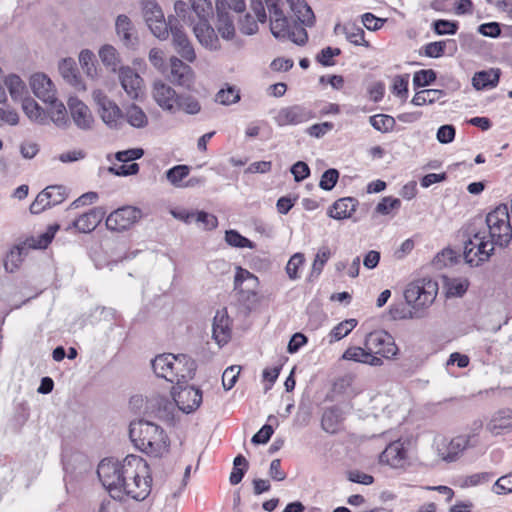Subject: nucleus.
Listing matches in <instances>:
<instances>
[{
    "instance_id": "0e129e2a",
    "label": "nucleus",
    "mask_w": 512,
    "mask_h": 512,
    "mask_svg": "<svg viewBox=\"0 0 512 512\" xmlns=\"http://www.w3.org/2000/svg\"><path fill=\"white\" fill-rule=\"evenodd\" d=\"M47 193L42 190L35 200L30 205V211L32 214H39L45 209L52 207L50 200L48 199Z\"/></svg>"
},
{
    "instance_id": "5fc2aeb1",
    "label": "nucleus",
    "mask_w": 512,
    "mask_h": 512,
    "mask_svg": "<svg viewBox=\"0 0 512 512\" xmlns=\"http://www.w3.org/2000/svg\"><path fill=\"white\" fill-rule=\"evenodd\" d=\"M305 257L302 253H295L286 265V273L291 280L300 278L299 269L304 265Z\"/></svg>"
},
{
    "instance_id": "a878e982",
    "label": "nucleus",
    "mask_w": 512,
    "mask_h": 512,
    "mask_svg": "<svg viewBox=\"0 0 512 512\" xmlns=\"http://www.w3.org/2000/svg\"><path fill=\"white\" fill-rule=\"evenodd\" d=\"M68 107L71 117L78 128L83 130L91 128L93 117L87 105L76 97H70Z\"/></svg>"
},
{
    "instance_id": "8fccbe9b",
    "label": "nucleus",
    "mask_w": 512,
    "mask_h": 512,
    "mask_svg": "<svg viewBox=\"0 0 512 512\" xmlns=\"http://www.w3.org/2000/svg\"><path fill=\"white\" fill-rule=\"evenodd\" d=\"M225 241L231 247L254 249L255 244L236 230L225 232Z\"/></svg>"
},
{
    "instance_id": "603ef678",
    "label": "nucleus",
    "mask_w": 512,
    "mask_h": 512,
    "mask_svg": "<svg viewBox=\"0 0 512 512\" xmlns=\"http://www.w3.org/2000/svg\"><path fill=\"white\" fill-rule=\"evenodd\" d=\"M330 256H331V251L328 247L324 246L318 250V252L315 256V259L313 261V264H312L310 277L317 278L321 274V272H322L325 264L329 260Z\"/></svg>"
},
{
    "instance_id": "b1692460",
    "label": "nucleus",
    "mask_w": 512,
    "mask_h": 512,
    "mask_svg": "<svg viewBox=\"0 0 512 512\" xmlns=\"http://www.w3.org/2000/svg\"><path fill=\"white\" fill-rule=\"evenodd\" d=\"M33 93L44 103L56 98V89L51 79L44 73H35L30 77Z\"/></svg>"
},
{
    "instance_id": "f3484780",
    "label": "nucleus",
    "mask_w": 512,
    "mask_h": 512,
    "mask_svg": "<svg viewBox=\"0 0 512 512\" xmlns=\"http://www.w3.org/2000/svg\"><path fill=\"white\" fill-rule=\"evenodd\" d=\"M152 98L164 111L176 112V101L178 94L174 88L163 80H155L152 84Z\"/></svg>"
},
{
    "instance_id": "1a4fd4ad",
    "label": "nucleus",
    "mask_w": 512,
    "mask_h": 512,
    "mask_svg": "<svg viewBox=\"0 0 512 512\" xmlns=\"http://www.w3.org/2000/svg\"><path fill=\"white\" fill-rule=\"evenodd\" d=\"M495 245L479 228H470L468 239L464 243V259L470 265L477 267L487 261L494 253Z\"/></svg>"
},
{
    "instance_id": "72a5a7b5",
    "label": "nucleus",
    "mask_w": 512,
    "mask_h": 512,
    "mask_svg": "<svg viewBox=\"0 0 512 512\" xmlns=\"http://www.w3.org/2000/svg\"><path fill=\"white\" fill-rule=\"evenodd\" d=\"M191 168L185 164H179L168 169L164 177L166 181L176 189H185V181L190 174Z\"/></svg>"
},
{
    "instance_id": "c9c22d12",
    "label": "nucleus",
    "mask_w": 512,
    "mask_h": 512,
    "mask_svg": "<svg viewBox=\"0 0 512 512\" xmlns=\"http://www.w3.org/2000/svg\"><path fill=\"white\" fill-rule=\"evenodd\" d=\"M498 69L477 72L472 78V85L477 90L494 88L499 82Z\"/></svg>"
},
{
    "instance_id": "052dcab7",
    "label": "nucleus",
    "mask_w": 512,
    "mask_h": 512,
    "mask_svg": "<svg viewBox=\"0 0 512 512\" xmlns=\"http://www.w3.org/2000/svg\"><path fill=\"white\" fill-rule=\"evenodd\" d=\"M52 206L62 203L66 198V188L60 185L48 186L44 189Z\"/></svg>"
},
{
    "instance_id": "2eb2a0df",
    "label": "nucleus",
    "mask_w": 512,
    "mask_h": 512,
    "mask_svg": "<svg viewBox=\"0 0 512 512\" xmlns=\"http://www.w3.org/2000/svg\"><path fill=\"white\" fill-rule=\"evenodd\" d=\"M172 396L177 408L187 414L198 409L202 403V392L194 386L176 385L173 387Z\"/></svg>"
},
{
    "instance_id": "680f3d73",
    "label": "nucleus",
    "mask_w": 512,
    "mask_h": 512,
    "mask_svg": "<svg viewBox=\"0 0 512 512\" xmlns=\"http://www.w3.org/2000/svg\"><path fill=\"white\" fill-rule=\"evenodd\" d=\"M401 206V202L398 198L391 196L384 197L376 206V212L381 215H387L392 210H397Z\"/></svg>"
},
{
    "instance_id": "dca6fc26",
    "label": "nucleus",
    "mask_w": 512,
    "mask_h": 512,
    "mask_svg": "<svg viewBox=\"0 0 512 512\" xmlns=\"http://www.w3.org/2000/svg\"><path fill=\"white\" fill-rule=\"evenodd\" d=\"M118 79L129 99L137 100L143 94L144 80L133 68L119 67Z\"/></svg>"
},
{
    "instance_id": "bb28decb",
    "label": "nucleus",
    "mask_w": 512,
    "mask_h": 512,
    "mask_svg": "<svg viewBox=\"0 0 512 512\" xmlns=\"http://www.w3.org/2000/svg\"><path fill=\"white\" fill-rule=\"evenodd\" d=\"M106 211L102 207H94L72 222V226L81 233L93 231L103 220Z\"/></svg>"
},
{
    "instance_id": "864d4df0",
    "label": "nucleus",
    "mask_w": 512,
    "mask_h": 512,
    "mask_svg": "<svg viewBox=\"0 0 512 512\" xmlns=\"http://www.w3.org/2000/svg\"><path fill=\"white\" fill-rule=\"evenodd\" d=\"M358 324L356 319H346L337 324L330 332L331 338L334 341H339L346 337Z\"/></svg>"
},
{
    "instance_id": "412c9836",
    "label": "nucleus",
    "mask_w": 512,
    "mask_h": 512,
    "mask_svg": "<svg viewBox=\"0 0 512 512\" xmlns=\"http://www.w3.org/2000/svg\"><path fill=\"white\" fill-rule=\"evenodd\" d=\"M259 287L258 277L246 269L237 267L234 277V289L243 299L249 300L256 296Z\"/></svg>"
},
{
    "instance_id": "f8f14e48",
    "label": "nucleus",
    "mask_w": 512,
    "mask_h": 512,
    "mask_svg": "<svg viewBox=\"0 0 512 512\" xmlns=\"http://www.w3.org/2000/svg\"><path fill=\"white\" fill-rule=\"evenodd\" d=\"M92 97L103 122L110 128H120L123 124V112L120 107L101 90L93 91Z\"/></svg>"
},
{
    "instance_id": "473e14b6",
    "label": "nucleus",
    "mask_w": 512,
    "mask_h": 512,
    "mask_svg": "<svg viewBox=\"0 0 512 512\" xmlns=\"http://www.w3.org/2000/svg\"><path fill=\"white\" fill-rule=\"evenodd\" d=\"M59 72L63 79L76 88H83L81 78L76 66V62L72 58H64L59 62Z\"/></svg>"
},
{
    "instance_id": "c03bdc74",
    "label": "nucleus",
    "mask_w": 512,
    "mask_h": 512,
    "mask_svg": "<svg viewBox=\"0 0 512 512\" xmlns=\"http://www.w3.org/2000/svg\"><path fill=\"white\" fill-rule=\"evenodd\" d=\"M176 111H182L189 115H196L201 111L198 99L190 94H178Z\"/></svg>"
},
{
    "instance_id": "79ce46f5",
    "label": "nucleus",
    "mask_w": 512,
    "mask_h": 512,
    "mask_svg": "<svg viewBox=\"0 0 512 512\" xmlns=\"http://www.w3.org/2000/svg\"><path fill=\"white\" fill-rule=\"evenodd\" d=\"M342 421L341 411L336 407L328 408L324 411L321 425L327 433H336Z\"/></svg>"
},
{
    "instance_id": "49530a36",
    "label": "nucleus",
    "mask_w": 512,
    "mask_h": 512,
    "mask_svg": "<svg viewBox=\"0 0 512 512\" xmlns=\"http://www.w3.org/2000/svg\"><path fill=\"white\" fill-rule=\"evenodd\" d=\"M444 286L448 297H461L466 293L469 281L466 278H445Z\"/></svg>"
},
{
    "instance_id": "4c0bfd02",
    "label": "nucleus",
    "mask_w": 512,
    "mask_h": 512,
    "mask_svg": "<svg viewBox=\"0 0 512 512\" xmlns=\"http://www.w3.org/2000/svg\"><path fill=\"white\" fill-rule=\"evenodd\" d=\"M115 29L124 45L130 46L133 44L136 37L133 24L129 17L126 15H119L115 22Z\"/></svg>"
},
{
    "instance_id": "6e6552de",
    "label": "nucleus",
    "mask_w": 512,
    "mask_h": 512,
    "mask_svg": "<svg viewBox=\"0 0 512 512\" xmlns=\"http://www.w3.org/2000/svg\"><path fill=\"white\" fill-rule=\"evenodd\" d=\"M483 427L481 421L475 422L470 433L458 435L451 440L438 439L435 443L436 452L440 459L446 462L455 461L468 448L479 444V433Z\"/></svg>"
},
{
    "instance_id": "bf43d9fd",
    "label": "nucleus",
    "mask_w": 512,
    "mask_h": 512,
    "mask_svg": "<svg viewBox=\"0 0 512 512\" xmlns=\"http://www.w3.org/2000/svg\"><path fill=\"white\" fill-rule=\"evenodd\" d=\"M436 79V73L432 69L419 70L414 73L413 85L415 87H425L430 85Z\"/></svg>"
},
{
    "instance_id": "5701e85b",
    "label": "nucleus",
    "mask_w": 512,
    "mask_h": 512,
    "mask_svg": "<svg viewBox=\"0 0 512 512\" xmlns=\"http://www.w3.org/2000/svg\"><path fill=\"white\" fill-rule=\"evenodd\" d=\"M251 9L254 12L257 20H255L252 15L246 14L239 21V30L245 35H253L258 31L257 22L265 23L267 21V7L266 5L264 6L261 1H252Z\"/></svg>"
},
{
    "instance_id": "3c124183",
    "label": "nucleus",
    "mask_w": 512,
    "mask_h": 512,
    "mask_svg": "<svg viewBox=\"0 0 512 512\" xmlns=\"http://www.w3.org/2000/svg\"><path fill=\"white\" fill-rule=\"evenodd\" d=\"M346 39L354 45L368 46V42L364 38V30L355 24H346L344 26Z\"/></svg>"
},
{
    "instance_id": "37998d69",
    "label": "nucleus",
    "mask_w": 512,
    "mask_h": 512,
    "mask_svg": "<svg viewBox=\"0 0 512 512\" xmlns=\"http://www.w3.org/2000/svg\"><path fill=\"white\" fill-rule=\"evenodd\" d=\"M445 96V92L439 89H424L415 93L411 103L415 106L431 105Z\"/></svg>"
},
{
    "instance_id": "20e7f679",
    "label": "nucleus",
    "mask_w": 512,
    "mask_h": 512,
    "mask_svg": "<svg viewBox=\"0 0 512 512\" xmlns=\"http://www.w3.org/2000/svg\"><path fill=\"white\" fill-rule=\"evenodd\" d=\"M155 375L175 384H185L191 380L196 371V363L185 354L164 353L152 360Z\"/></svg>"
},
{
    "instance_id": "69168bd1",
    "label": "nucleus",
    "mask_w": 512,
    "mask_h": 512,
    "mask_svg": "<svg viewBox=\"0 0 512 512\" xmlns=\"http://www.w3.org/2000/svg\"><path fill=\"white\" fill-rule=\"evenodd\" d=\"M108 171L117 176L135 175L139 171V165L137 163L114 165L110 166Z\"/></svg>"
},
{
    "instance_id": "a18cd8bd",
    "label": "nucleus",
    "mask_w": 512,
    "mask_h": 512,
    "mask_svg": "<svg viewBox=\"0 0 512 512\" xmlns=\"http://www.w3.org/2000/svg\"><path fill=\"white\" fill-rule=\"evenodd\" d=\"M58 229V225H51L46 232L28 239L25 243L29 249H44L51 243Z\"/></svg>"
},
{
    "instance_id": "7ed1b4c3",
    "label": "nucleus",
    "mask_w": 512,
    "mask_h": 512,
    "mask_svg": "<svg viewBox=\"0 0 512 512\" xmlns=\"http://www.w3.org/2000/svg\"><path fill=\"white\" fill-rule=\"evenodd\" d=\"M129 436L135 447L149 456L162 457L169 451V437L162 427L153 422H131Z\"/></svg>"
},
{
    "instance_id": "13d9d810",
    "label": "nucleus",
    "mask_w": 512,
    "mask_h": 512,
    "mask_svg": "<svg viewBox=\"0 0 512 512\" xmlns=\"http://www.w3.org/2000/svg\"><path fill=\"white\" fill-rule=\"evenodd\" d=\"M241 367L232 365L225 369L222 375V385L225 390H230L234 387L240 374Z\"/></svg>"
},
{
    "instance_id": "423d86ee",
    "label": "nucleus",
    "mask_w": 512,
    "mask_h": 512,
    "mask_svg": "<svg viewBox=\"0 0 512 512\" xmlns=\"http://www.w3.org/2000/svg\"><path fill=\"white\" fill-rule=\"evenodd\" d=\"M496 246L506 247L512 239L510 215L506 205H500L487 214L485 223L479 227Z\"/></svg>"
},
{
    "instance_id": "393cba45",
    "label": "nucleus",
    "mask_w": 512,
    "mask_h": 512,
    "mask_svg": "<svg viewBox=\"0 0 512 512\" xmlns=\"http://www.w3.org/2000/svg\"><path fill=\"white\" fill-rule=\"evenodd\" d=\"M172 34V42L176 52L188 62H194L196 59L195 50L186 35V33L177 25L170 23V29Z\"/></svg>"
},
{
    "instance_id": "7c9ffc66",
    "label": "nucleus",
    "mask_w": 512,
    "mask_h": 512,
    "mask_svg": "<svg viewBox=\"0 0 512 512\" xmlns=\"http://www.w3.org/2000/svg\"><path fill=\"white\" fill-rule=\"evenodd\" d=\"M358 202L355 198L345 197L338 199L329 208L328 215L331 218L342 220L351 217L352 213L356 210Z\"/></svg>"
},
{
    "instance_id": "4be33fe9",
    "label": "nucleus",
    "mask_w": 512,
    "mask_h": 512,
    "mask_svg": "<svg viewBox=\"0 0 512 512\" xmlns=\"http://www.w3.org/2000/svg\"><path fill=\"white\" fill-rule=\"evenodd\" d=\"M380 463L394 469L404 468L407 462V450L400 440L391 442L379 457Z\"/></svg>"
},
{
    "instance_id": "09e8293b",
    "label": "nucleus",
    "mask_w": 512,
    "mask_h": 512,
    "mask_svg": "<svg viewBox=\"0 0 512 512\" xmlns=\"http://www.w3.org/2000/svg\"><path fill=\"white\" fill-rule=\"evenodd\" d=\"M369 123L375 130L381 133L391 132L396 124L395 119L392 116L386 114L370 116Z\"/></svg>"
},
{
    "instance_id": "0eeeda50",
    "label": "nucleus",
    "mask_w": 512,
    "mask_h": 512,
    "mask_svg": "<svg viewBox=\"0 0 512 512\" xmlns=\"http://www.w3.org/2000/svg\"><path fill=\"white\" fill-rule=\"evenodd\" d=\"M437 293L438 284L432 279L422 278L410 283L404 292L407 303L414 309V312H410V317H422V310L432 305Z\"/></svg>"
},
{
    "instance_id": "de8ad7c7",
    "label": "nucleus",
    "mask_w": 512,
    "mask_h": 512,
    "mask_svg": "<svg viewBox=\"0 0 512 512\" xmlns=\"http://www.w3.org/2000/svg\"><path fill=\"white\" fill-rule=\"evenodd\" d=\"M215 101L225 106L235 104L240 101V90L236 86L226 84L217 92Z\"/></svg>"
},
{
    "instance_id": "9b49d317",
    "label": "nucleus",
    "mask_w": 512,
    "mask_h": 512,
    "mask_svg": "<svg viewBox=\"0 0 512 512\" xmlns=\"http://www.w3.org/2000/svg\"><path fill=\"white\" fill-rule=\"evenodd\" d=\"M144 19L152 34L160 40H165L169 35L172 18L165 20L164 13L154 0H147L143 3Z\"/></svg>"
},
{
    "instance_id": "f03ea898",
    "label": "nucleus",
    "mask_w": 512,
    "mask_h": 512,
    "mask_svg": "<svg viewBox=\"0 0 512 512\" xmlns=\"http://www.w3.org/2000/svg\"><path fill=\"white\" fill-rule=\"evenodd\" d=\"M174 11L178 18L192 27L196 39L203 47L211 51L221 48L219 38L210 23L216 12L211 0H189V5L185 1L177 0Z\"/></svg>"
},
{
    "instance_id": "a19ab883",
    "label": "nucleus",
    "mask_w": 512,
    "mask_h": 512,
    "mask_svg": "<svg viewBox=\"0 0 512 512\" xmlns=\"http://www.w3.org/2000/svg\"><path fill=\"white\" fill-rule=\"evenodd\" d=\"M46 103L49 104L48 114L51 121L58 127H66L68 118L67 110L64 104L58 101L56 98H54L53 101Z\"/></svg>"
},
{
    "instance_id": "6e6d98bb",
    "label": "nucleus",
    "mask_w": 512,
    "mask_h": 512,
    "mask_svg": "<svg viewBox=\"0 0 512 512\" xmlns=\"http://www.w3.org/2000/svg\"><path fill=\"white\" fill-rule=\"evenodd\" d=\"M492 492L496 495L512 493V471L499 477L492 486Z\"/></svg>"
},
{
    "instance_id": "39448f33",
    "label": "nucleus",
    "mask_w": 512,
    "mask_h": 512,
    "mask_svg": "<svg viewBox=\"0 0 512 512\" xmlns=\"http://www.w3.org/2000/svg\"><path fill=\"white\" fill-rule=\"evenodd\" d=\"M270 19V31L272 35L279 39H290L292 42L303 45L308 39L305 28L299 25L290 26L286 17L282 0H264Z\"/></svg>"
},
{
    "instance_id": "aec40b11",
    "label": "nucleus",
    "mask_w": 512,
    "mask_h": 512,
    "mask_svg": "<svg viewBox=\"0 0 512 512\" xmlns=\"http://www.w3.org/2000/svg\"><path fill=\"white\" fill-rule=\"evenodd\" d=\"M169 62L171 81L177 86L192 89L195 82L193 69L175 56L171 57Z\"/></svg>"
},
{
    "instance_id": "e433bc0d",
    "label": "nucleus",
    "mask_w": 512,
    "mask_h": 512,
    "mask_svg": "<svg viewBox=\"0 0 512 512\" xmlns=\"http://www.w3.org/2000/svg\"><path fill=\"white\" fill-rule=\"evenodd\" d=\"M4 85L14 101H21L27 95V87L17 74H8L4 77Z\"/></svg>"
},
{
    "instance_id": "e2e57ef3",
    "label": "nucleus",
    "mask_w": 512,
    "mask_h": 512,
    "mask_svg": "<svg viewBox=\"0 0 512 512\" xmlns=\"http://www.w3.org/2000/svg\"><path fill=\"white\" fill-rule=\"evenodd\" d=\"M338 178L339 172L336 169H328L322 174L319 186L323 190L330 191L336 185Z\"/></svg>"
},
{
    "instance_id": "4d7b16f0",
    "label": "nucleus",
    "mask_w": 512,
    "mask_h": 512,
    "mask_svg": "<svg viewBox=\"0 0 512 512\" xmlns=\"http://www.w3.org/2000/svg\"><path fill=\"white\" fill-rule=\"evenodd\" d=\"M94 54L88 49H84L79 54V63L88 76L94 77L96 68L94 66Z\"/></svg>"
},
{
    "instance_id": "c756f323",
    "label": "nucleus",
    "mask_w": 512,
    "mask_h": 512,
    "mask_svg": "<svg viewBox=\"0 0 512 512\" xmlns=\"http://www.w3.org/2000/svg\"><path fill=\"white\" fill-rule=\"evenodd\" d=\"M124 121L136 129L145 128L149 123L147 114L135 103L123 106V122Z\"/></svg>"
},
{
    "instance_id": "a211bd4d",
    "label": "nucleus",
    "mask_w": 512,
    "mask_h": 512,
    "mask_svg": "<svg viewBox=\"0 0 512 512\" xmlns=\"http://www.w3.org/2000/svg\"><path fill=\"white\" fill-rule=\"evenodd\" d=\"M485 429L492 436L512 433V408H501L493 412L486 422Z\"/></svg>"
},
{
    "instance_id": "ea45409f",
    "label": "nucleus",
    "mask_w": 512,
    "mask_h": 512,
    "mask_svg": "<svg viewBox=\"0 0 512 512\" xmlns=\"http://www.w3.org/2000/svg\"><path fill=\"white\" fill-rule=\"evenodd\" d=\"M99 58L104 66L116 72L121 62L116 48L110 44L103 45L98 51Z\"/></svg>"
},
{
    "instance_id": "338daca9",
    "label": "nucleus",
    "mask_w": 512,
    "mask_h": 512,
    "mask_svg": "<svg viewBox=\"0 0 512 512\" xmlns=\"http://www.w3.org/2000/svg\"><path fill=\"white\" fill-rule=\"evenodd\" d=\"M408 81L409 75L396 76L393 81L392 92L400 97L405 99L408 93Z\"/></svg>"
},
{
    "instance_id": "4468645a",
    "label": "nucleus",
    "mask_w": 512,
    "mask_h": 512,
    "mask_svg": "<svg viewBox=\"0 0 512 512\" xmlns=\"http://www.w3.org/2000/svg\"><path fill=\"white\" fill-rule=\"evenodd\" d=\"M141 217L140 209L133 206H124L108 215L106 226L112 231H124L132 227Z\"/></svg>"
},
{
    "instance_id": "cd10ccee",
    "label": "nucleus",
    "mask_w": 512,
    "mask_h": 512,
    "mask_svg": "<svg viewBox=\"0 0 512 512\" xmlns=\"http://www.w3.org/2000/svg\"><path fill=\"white\" fill-rule=\"evenodd\" d=\"M342 359L366 364L372 367H379L383 365V360L378 356L372 355L365 346L348 347L343 353Z\"/></svg>"
},
{
    "instance_id": "58836bf2",
    "label": "nucleus",
    "mask_w": 512,
    "mask_h": 512,
    "mask_svg": "<svg viewBox=\"0 0 512 512\" xmlns=\"http://www.w3.org/2000/svg\"><path fill=\"white\" fill-rule=\"evenodd\" d=\"M21 102L23 112L31 121L38 124H45L47 122V115L45 111L34 99L25 97Z\"/></svg>"
},
{
    "instance_id": "2f4dec72",
    "label": "nucleus",
    "mask_w": 512,
    "mask_h": 512,
    "mask_svg": "<svg viewBox=\"0 0 512 512\" xmlns=\"http://www.w3.org/2000/svg\"><path fill=\"white\" fill-rule=\"evenodd\" d=\"M28 250L29 248L25 242L12 247L4 259L5 271L9 273L16 272L20 268Z\"/></svg>"
},
{
    "instance_id": "774afa93",
    "label": "nucleus",
    "mask_w": 512,
    "mask_h": 512,
    "mask_svg": "<svg viewBox=\"0 0 512 512\" xmlns=\"http://www.w3.org/2000/svg\"><path fill=\"white\" fill-rule=\"evenodd\" d=\"M195 214L194 221L201 223L203 228L209 230L216 228L218 220L214 215L204 211L195 212Z\"/></svg>"
},
{
    "instance_id": "f704fd0d",
    "label": "nucleus",
    "mask_w": 512,
    "mask_h": 512,
    "mask_svg": "<svg viewBox=\"0 0 512 512\" xmlns=\"http://www.w3.org/2000/svg\"><path fill=\"white\" fill-rule=\"evenodd\" d=\"M297 20L305 26L314 24L315 16L305 0H287Z\"/></svg>"
},
{
    "instance_id": "6ab92c4d",
    "label": "nucleus",
    "mask_w": 512,
    "mask_h": 512,
    "mask_svg": "<svg viewBox=\"0 0 512 512\" xmlns=\"http://www.w3.org/2000/svg\"><path fill=\"white\" fill-rule=\"evenodd\" d=\"M216 29L224 40H232L235 37L236 30L234 20L229 11L227 10L226 0H216Z\"/></svg>"
},
{
    "instance_id": "f257e3e1",
    "label": "nucleus",
    "mask_w": 512,
    "mask_h": 512,
    "mask_svg": "<svg viewBox=\"0 0 512 512\" xmlns=\"http://www.w3.org/2000/svg\"><path fill=\"white\" fill-rule=\"evenodd\" d=\"M97 475L113 499L122 500L127 496L143 501L151 492L149 465L137 455H128L122 461L103 459L98 465Z\"/></svg>"
},
{
    "instance_id": "c85d7f7f",
    "label": "nucleus",
    "mask_w": 512,
    "mask_h": 512,
    "mask_svg": "<svg viewBox=\"0 0 512 512\" xmlns=\"http://www.w3.org/2000/svg\"><path fill=\"white\" fill-rule=\"evenodd\" d=\"M213 338L219 345L226 344L230 338V321L225 309L216 312L212 325Z\"/></svg>"
},
{
    "instance_id": "ddd939ff",
    "label": "nucleus",
    "mask_w": 512,
    "mask_h": 512,
    "mask_svg": "<svg viewBox=\"0 0 512 512\" xmlns=\"http://www.w3.org/2000/svg\"><path fill=\"white\" fill-rule=\"evenodd\" d=\"M315 118L314 112L304 105H291L280 108L273 117L279 127L296 126Z\"/></svg>"
},
{
    "instance_id": "9d476101",
    "label": "nucleus",
    "mask_w": 512,
    "mask_h": 512,
    "mask_svg": "<svg viewBox=\"0 0 512 512\" xmlns=\"http://www.w3.org/2000/svg\"><path fill=\"white\" fill-rule=\"evenodd\" d=\"M364 346L372 355L380 356L381 359H392L398 354V347L393 336L384 330L368 333L364 339Z\"/></svg>"
}]
</instances>
